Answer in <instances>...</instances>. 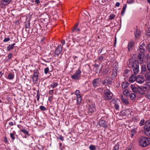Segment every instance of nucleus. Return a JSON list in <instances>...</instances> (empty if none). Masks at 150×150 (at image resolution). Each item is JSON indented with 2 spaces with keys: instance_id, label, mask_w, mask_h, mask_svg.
Listing matches in <instances>:
<instances>
[{
  "instance_id": "nucleus-1",
  "label": "nucleus",
  "mask_w": 150,
  "mask_h": 150,
  "mask_svg": "<svg viewBox=\"0 0 150 150\" xmlns=\"http://www.w3.org/2000/svg\"><path fill=\"white\" fill-rule=\"evenodd\" d=\"M129 66L132 68L134 74H136L139 73V66L136 58L132 57L129 60Z\"/></svg>"
},
{
  "instance_id": "nucleus-2",
  "label": "nucleus",
  "mask_w": 150,
  "mask_h": 150,
  "mask_svg": "<svg viewBox=\"0 0 150 150\" xmlns=\"http://www.w3.org/2000/svg\"><path fill=\"white\" fill-rule=\"evenodd\" d=\"M139 146L142 147H146L150 144V138L142 136L139 139Z\"/></svg>"
},
{
  "instance_id": "nucleus-3",
  "label": "nucleus",
  "mask_w": 150,
  "mask_h": 150,
  "mask_svg": "<svg viewBox=\"0 0 150 150\" xmlns=\"http://www.w3.org/2000/svg\"><path fill=\"white\" fill-rule=\"evenodd\" d=\"M150 88V86L148 83H146L141 86H137V90L140 95H144L146 91L148 90Z\"/></svg>"
},
{
  "instance_id": "nucleus-4",
  "label": "nucleus",
  "mask_w": 150,
  "mask_h": 150,
  "mask_svg": "<svg viewBox=\"0 0 150 150\" xmlns=\"http://www.w3.org/2000/svg\"><path fill=\"white\" fill-rule=\"evenodd\" d=\"M144 129L145 134L150 137V119L146 121Z\"/></svg>"
},
{
  "instance_id": "nucleus-5",
  "label": "nucleus",
  "mask_w": 150,
  "mask_h": 150,
  "mask_svg": "<svg viewBox=\"0 0 150 150\" xmlns=\"http://www.w3.org/2000/svg\"><path fill=\"white\" fill-rule=\"evenodd\" d=\"M81 71L80 69L79 68L71 76V78L75 80H79L81 78Z\"/></svg>"
},
{
  "instance_id": "nucleus-6",
  "label": "nucleus",
  "mask_w": 150,
  "mask_h": 150,
  "mask_svg": "<svg viewBox=\"0 0 150 150\" xmlns=\"http://www.w3.org/2000/svg\"><path fill=\"white\" fill-rule=\"evenodd\" d=\"M113 94L109 90H106L104 91L103 97L104 99L110 100L112 99Z\"/></svg>"
},
{
  "instance_id": "nucleus-7",
  "label": "nucleus",
  "mask_w": 150,
  "mask_h": 150,
  "mask_svg": "<svg viewBox=\"0 0 150 150\" xmlns=\"http://www.w3.org/2000/svg\"><path fill=\"white\" fill-rule=\"evenodd\" d=\"M39 73L38 70L34 71L32 77V81L35 83H37Z\"/></svg>"
},
{
  "instance_id": "nucleus-8",
  "label": "nucleus",
  "mask_w": 150,
  "mask_h": 150,
  "mask_svg": "<svg viewBox=\"0 0 150 150\" xmlns=\"http://www.w3.org/2000/svg\"><path fill=\"white\" fill-rule=\"evenodd\" d=\"M75 94L77 97V104L80 105L82 100V98L80 95V92L79 90H76L75 92Z\"/></svg>"
},
{
  "instance_id": "nucleus-9",
  "label": "nucleus",
  "mask_w": 150,
  "mask_h": 150,
  "mask_svg": "<svg viewBox=\"0 0 150 150\" xmlns=\"http://www.w3.org/2000/svg\"><path fill=\"white\" fill-rule=\"evenodd\" d=\"M101 81V80L99 78H96L94 79L92 83L93 87L96 88L99 86L100 85Z\"/></svg>"
},
{
  "instance_id": "nucleus-10",
  "label": "nucleus",
  "mask_w": 150,
  "mask_h": 150,
  "mask_svg": "<svg viewBox=\"0 0 150 150\" xmlns=\"http://www.w3.org/2000/svg\"><path fill=\"white\" fill-rule=\"evenodd\" d=\"M112 80H111L110 79V78L108 76H107L104 80H103L102 81V83L103 84L106 86L111 84L112 82Z\"/></svg>"
},
{
  "instance_id": "nucleus-11",
  "label": "nucleus",
  "mask_w": 150,
  "mask_h": 150,
  "mask_svg": "<svg viewBox=\"0 0 150 150\" xmlns=\"http://www.w3.org/2000/svg\"><path fill=\"white\" fill-rule=\"evenodd\" d=\"M62 50V46L61 45H58L55 49L54 53V55L58 56Z\"/></svg>"
},
{
  "instance_id": "nucleus-12",
  "label": "nucleus",
  "mask_w": 150,
  "mask_h": 150,
  "mask_svg": "<svg viewBox=\"0 0 150 150\" xmlns=\"http://www.w3.org/2000/svg\"><path fill=\"white\" fill-rule=\"evenodd\" d=\"M96 106L94 104L91 103L89 105L88 112L93 113L96 111Z\"/></svg>"
},
{
  "instance_id": "nucleus-13",
  "label": "nucleus",
  "mask_w": 150,
  "mask_h": 150,
  "mask_svg": "<svg viewBox=\"0 0 150 150\" xmlns=\"http://www.w3.org/2000/svg\"><path fill=\"white\" fill-rule=\"evenodd\" d=\"M136 81L137 83L142 84L144 81V77L142 75H139L136 78Z\"/></svg>"
},
{
  "instance_id": "nucleus-14",
  "label": "nucleus",
  "mask_w": 150,
  "mask_h": 150,
  "mask_svg": "<svg viewBox=\"0 0 150 150\" xmlns=\"http://www.w3.org/2000/svg\"><path fill=\"white\" fill-rule=\"evenodd\" d=\"M99 125L101 127H102L105 128H107L108 125L107 122L105 120H103L101 118L99 122Z\"/></svg>"
},
{
  "instance_id": "nucleus-15",
  "label": "nucleus",
  "mask_w": 150,
  "mask_h": 150,
  "mask_svg": "<svg viewBox=\"0 0 150 150\" xmlns=\"http://www.w3.org/2000/svg\"><path fill=\"white\" fill-rule=\"evenodd\" d=\"M118 69V68L117 67H116L113 69L112 76L110 77V79L111 80H113V78L117 76Z\"/></svg>"
},
{
  "instance_id": "nucleus-16",
  "label": "nucleus",
  "mask_w": 150,
  "mask_h": 150,
  "mask_svg": "<svg viewBox=\"0 0 150 150\" xmlns=\"http://www.w3.org/2000/svg\"><path fill=\"white\" fill-rule=\"evenodd\" d=\"M144 54H139L138 55L137 60L140 64L142 63L143 60V57Z\"/></svg>"
},
{
  "instance_id": "nucleus-17",
  "label": "nucleus",
  "mask_w": 150,
  "mask_h": 150,
  "mask_svg": "<svg viewBox=\"0 0 150 150\" xmlns=\"http://www.w3.org/2000/svg\"><path fill=\"white\" fill-rule=\"evenodd\" d=\"M134 44V41L132 40L130 41V42H129L128 45V50L129 51H131L132 49V47Z\"/></svg>"
},
{
  "instance_id": "nucleus-18",
  "label": "nucleus",
  "mask_w": 150,
  "mask_h": 150,
  "mask_svg": "<svg viewBox=\"0 0 150 150\" xmlns=\"http://www.w3.org/2000/svg\"><path fill=\"white\" fill-rule=\"evenodd\" d=\"M135 74H132L129 77V81L131 83H133L136 81V76Z\"/></svg>"
},
{
  "instance_id": "nucleus-19",
  "label": "nucleus",
  "mask_w": 150,
  "mask_h": 150,
  "mask_svg": "<svg viewBox=\"0 0 150 150\" xmlns=\"http://www.w3.org/2000/svg\"><path fill=\"white\" fill-rule=\"evenodd\" d=\"M12 0H2L1 4L3 6H6Z\"/></svg>"
},
{
  "instance_id": "nucleus-20",
  "label": "nucleus",
  "mask_w": 150,
  "mask_h": 150,
  "mask_svg": "<svg viewBox=\"0 0 150 150\" xmlns=\"http://www.w3.org/2000/svg\"><path fill=\"white\" fill-rule=\"evenodd\" d=\"M79 23H77L73 27V28L72 29V32H79L80 31L81 29L79 28H77Z\"/></svg>"
},
{
  "instance_id": "nucleus-21",
  "label": "nucleus",
  "mask_w": 150,
  "mask_h": 150,
  "mask_svg": "<svg viewBox=\"0 0 150 150\" xmlns=\"http://www.w3.org/2000/svg\"><path fill=\"white\" fill-rule=\"evenodd\" d=\"M15 45V43H13L12 44L9 45L7 47L6 51H9L11 50L12 49L14 46Z\"/></svg>"
},
{
  "instance_id": "nucleus-22",
  "label": "nucleus",
  "mask_w": 150,
  "mask_h": 150,
  "mask_svg": "<svg viewBox=\"0 0 150 150\" xmlns=\"http://www.w3.org/2000/svg\"><path fill=\"white\" fill-rule=\"evenodd\" d=\"M129 85V83L127 82H123L122 83V87L123 88H126Z\"/></svg>"
},
{
  "instance_id": "nucleus-23",
  "label": "nucleus",
  "mask_w": 150,
  "mask_h": 150,
  "mask_svg": "<svg viewBox=\"0 0 150 150\" xmlns=\"http://www.w3.org/2000/svg\"><path fill=\"white\" fill-rule=\"evenodd\" d=\"M14 77V73H10L8 75V79L9 80L13 79Z\"/></svg>"
},
{
  "instance_id": "nucleus-24",
  "label": "nucleus",
  "mask_w": 150,
  "mask_h": 150,
  "mask_svg": "<svg viewBox=\"0 0 150 150\" xmlns=\"http://www.w3.org/2000/svg\"><path fill=\"white\" fill-rule=\"evenodd\" d=\"M130 87L131 88V89L133 91L134 93H136L137 92V88H136L135 86L134 85H131Z\"/></svg>"
},
{
  "instance_id": "nucleus-25",
  "label": "nucleus",
  "mask_w": 150,
  "mask_h": 150,
  "mask_svg": "<svg viewBox=\"0 0 150 150\" xmlns=\"http://www.w3.org/2000/svg\"><path fill=\"white\" fill-rule=\"evenodd\" d=\"M16 134V132L15 131H13L12 133H10V135L12 139V141H13L15 139V135Z\"/></svg>"
},
{
  "instance_id": "nucleus-26",
  "label": "nucleus",
  "mask_w": 150,
  "mask_h": 150,
  "mask_svg": "<svg viewBox=\"0 0 150 150\" xmlns=\"http://www.w3.org/2000/svg\"><path fill=\"white\" fill-rule=\"evenodd\" d=\"M140 34V32L139 29H137L135 32H134L135 36L136 38H137L138 36Z\"/></svg>"
},
{
  "instance_id": "nucleus-27",
  "label": "nucleus",
  "mask_w": 150,
  "mask_h": 150,
  "mask_svg": "<svg viewBox=\"0 0 150 150\" xmlns=\"http://www.w3.org/2000/svg\"><path fill=\"white\" fill-rule=\"evenodd\" d=\"M123 94L126 96H129L130 93L128 90L125 89L123 91Z\"/></svg>"
},
{
  "instance_id": "nucleus-28",
  "label": "nucleus",
  "mask_w": 150,
  "mask_h": 150,
  "mask_svg": "<svg viewBox=\"0 0 150 150\" xmlns=\"http://www.w3.org/2000/svg\"><path fill=\"white\" fill-rule=\"evenodd\" d=\"M130 97L132 100H134L135 99L136 95L134 93H132L130 95Z\"/></svg>"
},
{
  "instance_id": "nucleus-29",
  "label": "nucleus",
  "mask_w": 150,
  "mask_h": 150,
  "mask_svg": "<svg viewBox=\"0 0 150 150\" xmlns=\"http://www.w3.org/2000/svg\"><path fill=\"white\" fill-rule=\"evenodd\" d=\"M122 103L126 105L129 104V101L126 98H122Z\"/></svg>"
},
{
  "instance_id": "nucleus-30",
  "label": "nucleus",
  "mask_w": 150,
  "mask_h": 150,
  "mask_svg": "<svg viewBox=\"0 0 150 150\" xmlns=\"http://www.w3.org/2000/svg\"><path fill=\"white\" fill-rule=\"evenodd\" d=\"M21 131L24 134L27 135L28 136H29L30 135L29 134L28 132L25 129H23L21 130Z\"/></svg>"
},
{
  "instance_id": "nucleus-31",
  "label": "nucleus",
  "mask_w": 150,
  "mask_h": 150,
  "mask_svg": "<svg viewBox=\"0 0 150 150\" xmlns=\"http://www.w3.org/2000/svg\"><path fill=\"white\" fill-rule=\"evenodd\" d=\"M142 71V72H145L147 71L146 66L145 65H143L142 67L141 68Z\"/></svg>"
},
{
  "instance_id": "nucleus-32",
  "label": "nucleus",
  "mask_w": 150,
  "mask_h": 150,
  "mask_svg": "<svg viewBox=\"0 0 150 150\" xmlns=\"http://www.w3.org/2000/svg\"><path fill=\"white\" fill-rule=\"evenodd\" d=\"M89 149L91 150H95L96 148L95 145H91L89 146Z\"/></svg>"
},
{
  "instance_id": "nucleus-33",
  "label": "nucleus",
  "mask_w": 150,
  "mask_h": 150,
  "mask_svg": "<svg viewBox=\"0 0 150 150\" xmlns=\"http://www.w3.org/2000/svg\"><path fill=\"white\" fill-rule=\"evenodd\" d=\"M136 131L134 129H132L131 131V138H133L134 135L136 133Z\"/></svg>"
},
{
  "instance_id": "nucleus-34",
  "label": "nucleus",
  "mask_w": 150,
  "mask_h": 150,
  "mask_svg": "<svg viewBox=\"0 0 150 150\" xmlns=\"http://www.w3.org/2000/svg\"><path fill=\"white\" fill-rule=\"evenodd\" d=\"M58 85V83L56 82H54L52 83L50 86L52 88H54L56 87Z\"/></svg>"
},
{
  "instance_id": "nucleus-35",
  "label": "nucleus",
  "mask_w": 150,
  "mask_h": 150,
  "mask_svg": "<svg viewBox=\"0 0 150 150\" xmlns=\"http://www.w3.org/2000/svg\"><path fill=\"white\" fill-rule=\"evenodd\" d=\"M30 23L29 21H27L25 23V27L26 28H29L30 27Z\"/></svg>"
},
{
  "instance_id": "nucleus-36",
  "label": "nucleus",
  "mask_w": 150,
  "mask_h": 150,
  "mask_svg": "<svg viewBox=\"0 0 150 150\" xmlns=\"http://www.w3.org/2000/svg\"><path fill=\"white\" fill-rule=\"evenodd\" d=\"M115 16L114 14H111L109 16V19L110 20H111L115 18Z\"/></svg>"
},
{
  "instance_id": "nucleus-37",
  "label": "nucleus",
  "mask_w": 150,
  "mask_h": 150,
  "mask_svg": "<svg viewBox=\"0 0 150 150\" xmlns=\"http://www.w3.org/2000/svg\"><path fill=\"white\" fill-rule=\"evenodd\" d=\"M119 149V145L118 144H117L115 146L114 149L112 150H118Z\"/></svg>"
},
{
  "instance_id": "nucleus-38",
  "label": "nucleus",
  "mask_w": 150,
  "mask_h": 150,
  "mask_svg": "<svg viewBox=\"0 0 150 150\" xmlns=\"http://www.w3.org/2000/svg\"><path fill=\"white\" fill-rule=\"evenodd\" d=\"M145 120L144 119L141 120L139 123V125L140 126H142L144 124Z\"/></svg>"
},
{
  "instance_id": "nucleus-39",
  "label": "nucleus",
  "mask_w": 150,
  "mask_h": 150,
  "mask_svg": "<svg viewBox=\"0 0 150 150\" xmlns=\"http://www.w3.org/2000/svg\"><path fill=\"white\" fill-rule=\"evenodd\" d=\"M134 2V0H127V3L131 4L133 3Z\"/></svg>"
},
{
  "instance_id": "nucleus-40",
  "label": "nucleus",
  "mask_w": 150,
  "mask_h": 150,
  "mask_svg": "<svg viewBox=\"0 0 150 150\" xmlns=\"http://www.w3.org/2000/svg\"><path fill=\"white\" fill-rule=\"evenodd\" d=\"M139 51L140 52V54H144V52L145 51V49H139Z\"/></svg>"
},
{
  "instance_id": "nucleus-41",
  "label": "nucleus",
  "mask_w": 150,
  "mask_h": 150,
  "mask_svg": "<svg viewBox=\"0 0 150 150\" xmlns=\"http://www.w3.org/2000/svg\"><path fill=\"white\" fill-rule=\"evenodd\" d=\"M39 94V90L37 91V93L36 96V98L37 100L38 101H39V100L40 98V95Z\"/></svg>"
},
{
  "instance_id": "nucleus-42",
  "label": "nucleus",
  "mask_w": 150,
  "mask_h": 150,
  "mask_svg": "<svg viewBox=\"0 0 150 150\" xmlns=\"http://www.w3.org/2000/svg\"><path fill=\"white\" fill-rule=\"evenodd\" d=\"M49 71V69L48 67H47L44 69V73L45 74H47Z\"/></svg>"
},
{
  "instance_id": "nucleus-43",
  "label": "nucleus",
  "mask_w": 150,
  "mask_h": 150,
  "mask_svg": "<svg viewBox=\"0 0 150 150\" xmlns=\"http://www.w3.org/2000/svg\"><path fill=\"white\" fill-rule=\"evenodd\" d=\"M40 108L41 110L42 111L45 110L46 109V108L45 106H41L40 107Z\"/></svg>"
},
{
  "instance_id": "nucleus-44",
  "label": "nucleus",
  "mask_w": 150,
  "mask_h": 150,
  "mask_svg": "<svg viewBox=\"0 0 150 150\" xmlns=\"http://www.w3.org/2000/svg\"><path fill=\"white\" fill-rule=\"evenodd\" d=\"M130 72V71L128 69H126L125 71V74L126 76H127L128 74Z\"/></svg>"
},
{
  "instance_id": "nucleus-45",
  "label": "nucleus",
  "mask_w": 150,
  "mask_h": 150,
  "mask_svg": "<svg viewBox=\"0 0 150 150\" xmlns=\"http://www.w3.org/2000/svg\"><path fill=\"white\" fill-rule=\"evenodd\" d=\"M146 95H147L148 98L150 99V91L147 92Z\"/></svg>"
},
{
  "instance_id": "nucleus-46",
  "label": "nucleus",
  "mask_w": 150,
  "mask_h": 150,
  "mask_svg": "<svg viewBox=\"0 0 150 150\" xmlns=\"http://www.w3.org/2000/svg\"><path fill=\"white\" fill-rule=\"evenodd\" d=\"M148 70L150 72V63H148L147 65Z\"/></svg>"
},
{
  "instance_id": "nucleus-47",
  "label": "nucleus",
  "mask_w": 150,
  "mask_h": 150,
  "mask_svg": "<svg viewBox=\"0 0 150 150\" xmlns=\"http://www.w3.org/2000/svg\"><path fill=\"white\" fill-rule=\"evenodd\" d=\"M10 40V38H4V42H8Z\"/></svg>"
},
{
  "instance_id": "nucleus-48",
  "label": "nucleus",
  "mask_w": 150,
  "mask_h": 150,
  "mask_svg": "<svg viewBox=\"0 0 150 150\" xmlns=\"http://www.w3.org/2000/svg\"><path fill=\"white\" fill-rule=\"evenodd\" d=\"M103 56H100L98 58V60L100 62H101L103 60Z\"/></svg>"
},
{
  "instance_id": "nucleus-49",
  "label": "nucleus",
  "mask_w": 150,
  "mask_h": 150,
  "mask_svg": "<svg viewBox=\"0 0 150 150\" xmlns=\"http://www.w3.org/2000/svg\"><path fill=\"white\" fill-rule=\"evenodd\" d=\"M127 6V4H124L123 6V8H122V10H123L125 11L126 8Z\"/></svg>"
},
{
  "instance_id": "nucleus-50",
  "label": "nucleus",
  "mask_w": 150,
  "mask_h": 150,
  "mask_svg": "<svg viewBox=\"0 0 150 150\" xmlns=\"http://www.w3.org/2000/svg\"><path fill=\"white\" fill-rule=\"evenodd\" d=\"M103 50L102 48H100V49L98 51V53L99 54H100L102 52Z\"/></svg>"
},
{
  "instance_id": "nucleus-51",
  "label": "nucleus",
  "mask_w": 150,
  "mask_h": 150,
  "mask_svg": "<svg viewBox=\"0 0 150 150\" xmlns=\"http://www.w3.org/2000/svg\"><path fill=\"white\" fill-rule=\"evenodd\" d=\"M115 107L116 110H117L119 108V106L118 104H116L115 105Z\"/></svg>"
},
{
  "instance_id": "nucleus-52",
  "label": "nucleus",
  "mask_w": 150,
  "mask_h": 150,
  "mask_svg": "<svg viewBox=\"0 0 150 150\" xmlns=\"http://www.w3.org/2000/svg\"><path fill=\"white\" fill-rule=\"evenodd\" d=\"M13 56V54L12 53H10L8 55V57L9 59H10Z\"/></svg>"
},
{
  "instance_id": "nucleus-53",
  "label": "nucleus",
  "mask_w": 150,
  "mask_h": 150,
  "mask_svg": "<svg viewBox=\"0 0 150 150\" xmlns=\"http://www.w3.org/2000/svg\"><path fill=\"white\" fill-rule=\"evenodd\" d=\"M57 139H59L62 141H63L64 140L63 137L61 136H60L59 137H58Z\"/></svg>"
},
{
  "instance_id": "nucleus-54",
  "label": "nucleus",
  "mask_w": 150,
  "mask_h": 150,
  "mask_svg": "<svg viewBox=\"0 0 150 150\" xmlns=\"http://www.w3.org/2000/svg\"><path fill=\"white\" fill-rule=\"evenodd\" d=\"M53 91H54V90H50L49 91V94L50 95H53Z\"/></svg>"
},
{
  "instance_id": "nucleus-55",
  "label": "nucleus",
  "mask_w": 150,
  "mask_h": 150,
  "mask_svg": "<svg viewBox=\"0 0 150 150\" xmlns=\"http://www.w3.org/2000/svg\"><path fill=\"white\" fill-rule=\"evenodd\" d=\"M35 2L38 5V4L40 2V0H35Z\"/></svg>"
},
{
  "instance_id": "nucleus-56",
  "label": "nucleus",
  "mask_w": 150,
  "mask_h": 150,
  "mask_svg": "<svg viewBox=\"0 0 150 150\" xmlns=\"http://www.w3.org/2000/svg\"><path fill=\"white\" fill-rule=\"evenodd\" d=\"M147 49L150 52V43L147 46Z\"/></svg>"
},
{
  "instance_id": "nucleus-57",
  "label": "nucleus",
  "mask_w": 150,
  "mask_h": 150,
  "mask_svg": "<svg viewBox=\"0 0 150 150\" xmlns=\"http://www.w3.org/2000/svg\"><path fill=\"white\" fill-rule=\"evenodd\" d=\"M120 5V3L119 2H117L115 4V6L116 7H118Z\"/></svg>"
},
{
  "instance_id": "nucleus-58",
  "label": "nucleus",
  "mask_w": 150,
  "mask_h": 150,
  "mask_svg": "<svg viewBox=\"0 0 150 150\" xmlns=\"http://www.w3.org/2000/svg\"><path fill=\"white\" fill-rule=\"evenodd\" d=\"M48 100L50 101L52 100V96H50L49 97Z\"/></svg>"
},
{
  "instance_id": "nucleus-59",
  "label": "nucleus",
  "mask_w": 150,
  "mask_h": 150,
  "mask_svg": "<svg viewBox=\"0 0 150 150\" xmlns=\"http://www.w3.org/2000/svg\"><path fill=\"white\" fill-rule=\"evenodd\" d=\"M9 125L11 126H13V123L12 122H9Z\"/></svg>"
},
{
  "instance_id": "nucleus-60",
  "label": "nucleus",
  "mask_w": 150,
  "mask_h": 150,
  "mask_svg": "<svg viewBox=\"0 0 150 150\" xmlns=\"http://www.w3.org/2000/svg\"><path fill=\"white\" fill-rule=\"evenodd\" d=\"M125 10H122V11H121V14L122 15V16H123L125 12Z\"/></svg>"
},
{
  "instance_id": "nucleus-61",
  "label": "nucleus",
  "mask_w": 150,
  "mask_h": 150,
  "mask_svg": "<svg viewBox=\"0 0 150 150\" xmlns=\"http://www.w3.org/2000/svg\"><path fill=\"white\" fill-rule=\"evenodd\" d=\"M109 0H102V3H104L105 2H106L108 1Z\"/></svg>"
},
{
  "instance_id": "nucleus-62",
  "label": "nucleus",
  "mask_w": 150,
  "mask_h": 150,
  "mask_svg": "<svg viewBox=\"0 0 150 150\" xmlns=\"http://www.w3.org/2000/svg\"><path fill=\"white\" fill-rule=\"evenodd\" d=\"M145 47H143L142 45H141L139 47V49H143L145 48Z\"/></svg>"
},
{
  "instance_id": "nucleus-63",
  "label": "nucleus",
  "mask_w": 150,
  "mask_h": 150,
  "mask_svg": "<svg viewBox=\"0 0 150 150\" xmlns=\"http://www.w3.org/2000/svg\"><path fill=\"white\" fill-rule=\"evenodd\" d=\"M62 45H64L65 42V40H63L61 42Z\"/></svg>"
},
{
  "instance_id": "nucleus-64",
  "label": "nucleus",
  "mask_w": 150,
  "mask_h": 150,
  "mask_svg": "<svg viewBox=\"0 0 150 150\" xmlns=\"http://www.w3.org/2000/svg\"><path fill=\"white\" fill-rule=\"evenodd\" d=\"M126 150H132L131 148L130 147H128L126 148Z\"/></svg>"
}]
</instances>
